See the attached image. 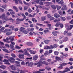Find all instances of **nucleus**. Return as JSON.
<instances>
[{
	"instance_id": "nucleus-19",
	"label": "nucleus",
	"mask_w": 73,
	"mask_h": 73,
	"mask_svg": "<svg viewBox=\"0 0 73 73\" xmlns=\"http://www.w3.org/2000/svg\"><path fill=\"white\" fill-rule=\"evenodd\" d=\"M55 59L56 61H60V60H61V58L60 57H58L57 56H56L55 57Z\"/></svg>"
},
{
	"instance_id": "nucleus-4",
	"label": "nucleus",
	"mask_w": 73,
	"mask_h": 73,
	"mask_svg": "<svg viewBox=\"0 0 73 73\" xmlns=\"http://www.w3.org/2000/svg\"><path fill=\"white\" fill-rule=\"evenodd\" d=\"M24 52H25V53H24L25 55H27V56H28L29 57H30V56H31V55L29 54V53L28 52V51H27V50L25 49V50H24Z\"/></svg>"
},
{
	"instance_id": "nucleus-55",
	"label": "nucleus",
	"mask_w": 73,
	"mask_h": 73,
	"mask_svg": "<svg viewBox=\"0 0 73 73\" xmlns=\"http://www.w3.org/2000/svg\"><path fill=\"white\" fill-rule=\"evenodd\" d=\"M66 19L67 20H70L71 19V17L68 16L66 17Z\"/></svg>"
},
{
	"instance_id": "nucleus-23",
	"label": "nucleus",
	"mask_w": 73,
	"mask_h": 73,
	"mask_svg": "<svg viewBox=\"0 0 73 73\" xmlns=\"http://www.w3.org/2000/svg\"><path fill=\"white\" fill-rule=\"evenodd\" d=\"M2 50L3 52H6V53H10V52L7 49H2Z\"/></svg>"
},
{
	"instance_id": "nucleus-2",
	"label": "nucleus",
	"mask_w": 73,
	"mask_h": 73,
	"mask_svg": "<svg viewBox=\"0 0 73 73\" xmlns=\"http://www.w3.org/2000/svg\"><path fill=\"white\" fill-rule=\"evenodd\" d=\"M9 61H10L11 63H14L15 62V59H14L13 57H10L8 59Z\"/></svg>"
},
{
	"instance_id": "nucleus-44",
	"label": "nucleus",
	"mask_w": 73,
	"mask_h": 73,
	"mask_svg": "<svg viewBox=\"0 0 73 73\" xmlns=\"http://www.w3.org/2000/svg\"><path fill=\"white\" fill-rule=\"evenodd\" d=\"M72 35V33H69L67 34V36H70Z\"/></svg>"
},
{
	"instance_id": "nucleus-45",
	"label": "nucleus",
	"mask_w": 73,
	"mask_h": 73,
	"mask_svg": "<svg viewBox=\"0 0 73 73\" xmlns=\"http://www.w3.org/2000/svg\"><path fill=\"white\" fill-rule=\"evenodd\" d=\"M28 12L29 13H31V12H33V11L32 10L31 8H29L28 10Z\"/></svg>"
},
{
	"instance_id": "nucleus-30",
	"label": "nucleus",
	"mask_w": 73,
	"mask_h": 73,
	"mask_svg": "<svg viewBox=\"0 0 73 73\" xmlns=\"http://www.w3.org/2000/svg\"><path fill=\"white\" fill-rule=\"evenodd\" d=\"M45 19H46L45 18V16L43 17H42L41 18V20L42 21H44V20H45Z\"/></svg>"
},
{
	"instance_id": "nucleus-33",
	"label": "nucleus",
	"mask_w": 73,
	"mask_h": 73,
	"mask_svg": "<svg viewBox=\"0 0 73 73\" xmlns=\"http://www.w3.org/2000/svg\"><path fill=\"white\" fill-rule=\"evenodd\" d=\"M67 65V63H63L61 64H60V66H65V65Z\"/></svg>"
},
{
	"instance_id": "nucleus-42",
	"label": "nucleus",
	"mask_w": 73,
	"mask_h": 73,
	"mask_svg": "<svg viewBox=\"0 0 73 73\" xmlns=\"http://www.w3.org/2000/svg\"><path fill=\"white\" fill-rule=\"evenodd\" d=\"M54 48V46L52 45H50V49H53Z\"/></svg>"
},
{
	"instance_id": "nucleus-28",
	"label": "nucleus",
	"mask_w": 73,
	"mask_h": 73,
	"mask_svg": "<svg viewBox=\"0 0 73 73\" xmlns=\"http://www.w3.org/2000/svg\"><path fill=\"white\" fill-rule=\"evenodd\" d=\"M27 45L28 46H32L33 45V44L31 42H28L27 43Z\"/></svg>"
},
{
	"instance_id": "nucleus-48",
	"label": "nucleus",
	"mask_w": 73,
	"mask_h": 73,
	"mask_svg": "<svg viewBox=\"0 0 73 73\" xmlns=\"http://www.w3.org/2000/svg\"><path fill=\"white\" fill-rule=\"evenodd\" d=\"M44 51V50H43V49H41L40 50V53L41 54H42V52Z\"/></svg>"
},
{
	"instance_id": "nucleus-59",
	"label": "nucleus",
	"mask_w": 73,
	"mask_h": 73,
	"mask_svg": "<svg viewBox=\"0 0 73 73\" xmlns=\"http://www.w3.org/2000/svg\"><path fill=\"white\" fill-rule=\"evenodd\" d=\"M11 56H12V57H14V58H15V57H16V55H15L14 54H11Z\"/></svg>"
},
{
	"instance_id": "nucleus-16",
	"label": "nucleus",
	"mask_w": 73,
	"mask_h": 73,
	"mask_svg": "<svg viewBox=\"0 0 73 73\" xmlns=\"http://www.w3.org/2000/svg\"><path fill=\"white\" fill-rule=\"evenodd\" d=\"M54 16L56 18H58V17H60V16L59 15L56 13L54 14Z\"/></svg>"
},
{
	"instance_id": "nucleus-58",
	"label": "nucleus",
	"mask_w": 73,
	"mask_h": 73,
	"mask_svg": "<svg viewBox=\"0 0 73 73\" xmlns=\"http://www.w3.org/2000/svg\"><path fill=\"white\" fill-rule=\"evenodd\" d=\"M15 48H16V49H20L21 48V47H19L18 46H15Z\"/></svg>"
},
{
	"instance_id": "nucleus-14",
	"label": "nucleus",
	"mask_w": 73,
	"mask_h": 73,
	"mask_svg": "<svg viewBox=\"0 0 73 73\" xmlns=\"http://www.w3.org/2000/svg\"><path fill=\"white\" fill-rule=\"evenodd\" d=\"M8 11L9 12H10V13L11 15H13L15 14V13L13 12V11L12 9H9L8 10Z\"/></svg>"
},
{
	"instance_id": "nucleus-11",
	"label": "nucleus",
	"mask_w": 73,
	"mask_h": 73,
	"mask_svg": "<svg viewBox=\"0 0 73 73\" xmlns=\"http://www.w3.org/2000/svg\"><path fill=\"white\" fill-rule=\"evenodd\" d=\"M3 62H5L4 63L5 64H10L8 62V60L5 59H4V60L3 61Z\"/></svg>"
},
{
	"instance_id": "nucleus-8",
	"label": "nucleus",
	"mask_w": 73,
	"mask_h": 73,
	"mask_svg": "<svg viewBox=\"0 0 73 73\" xmlns=\"http://www.w3.org/2000/svg\"><path fill=\"white\" fill-rule=\"evenodd\" d=\"M42 65H44L45 66H48L49 65V63L45 61L42 62Z\"/></svg>"
},
{
	"instance_id": "nucleus-29",
	"label": "nucleus",
	"mask_w": 73,
	"mask_h": 73,
	"mask_svg": "<svg viewBox=\"0 0 73 73\" xmlns=\"http://www.w3.org/2000/svg\"><path fill=\"white\" fill-rule=\"evenodd\" d=\"M20 29H21L20 31H21V32H23L25 30V28L21 27Z\"/></svg>"
},
{
	"instance_id": "nucleus-49",
	"label": "nucleus",
	"mask_w": 73,
	"mask_h": 73,
	"mask_svg": "<svg viewBox=\"0 0 73 73\" xmlns=\"http://www.w3.org/2000/svg\"><path fill=\"white\" fill-rule=\"evenodd\" d=\"M61 19L63 21H65L66 20V18L65 17H61Z\"/></svg>"
},
{
	"instance_id": "nucleus-39",
	"label": "nucleus",
	"mask_w": 73,
	"mask_h": 73,
	"mask_svg": "<svg viewBox=\"0 0 73 73\" xmlns=\"http://www.w3.org/2000/svg\"><path fill=\"white\" fill-rule=\"evenodd\" d=\"M35 29L33 28H31V29H30L29 31H30L31 32H33V31H34Z\"/></svg>"
},
{
	"instance_id": "nucleus-46",
	"label": "nucleus",
	"mask_w": 73,
	"mask_h": 73,
	"mask_svg": "<svg viewBox=\"0 0 73 73\" xmlns=\"http://www.w3.org/2000/svg\"><path fill=\"white\" fill-rule=\"evenodd\" d=\"M68 37H65L64 38V41H68Z\"/></svg>"
},
{
	"instance_id": "nucleus-47",
	"label": "nucleus",
	"mask_w": 73,
	"mask_h": 73,
	"mask_svg": "<svg viewBox=\"0 0 73 73\" xmlns=\"http://www.w3.org/2000/svg\"><path fill=\"white\" fill-rule=\"evenodd\" d=\"M19 0H15V3L17 4H19Z\"/></svg>"
},
{
	"instance_id": "nucleus-7",
	"label": "nucleus",
	"mask_w": 73,
	"mask_h": 73,
	"mask_svg": "<svg viewBox=\"0 0 73 73\" xmlns=\"http://www.w3.org/2000/svg\"><path fill=\"white\" fill-rule=\"evenodd\" d=\"M57 33H59V32L58 31H53L52 32V34L54 36H57Z\"/></svg>"
},
{
	"instance_id": "nucleus-35",
	"label": "nucleus",
	"mask_w": 73,
	"mask_h": 73,
	"mask_svg": "<svg viewBox=\"0 0 73 73\" xmlns=\"http://www.w3.org/2000/svg\"><path fill=\"white\" fill-rule=\"evenodd\" d=\"M36 25H38V26H40V27H42L43 26V25L40 23H36Z\"/></svg>"
},
{
	"instance_id": "nucleus-25",
	"label": "nucleus",
	"mask_w": 73,
	"mask_h": 73,
	"mask_svg": "<svg viewBox=\"0 0 73 73\" xmlns=\"http://www.w3.org/2000/svg\"><path fill=\"white\" fill-rule=\"evenodd\" d=\"M3 58V54H1L0 55V61L2 62L3 61V60L2 59Z\"/></svg>"
},
{
	"instance_id": "nucleus-22",
	"label": "nucleus",
	"mask_w": 73,
	"mask_h": 73,
	"mask_svg": "<svg viewBox=\"0 0 73 73\" xmlns=\"http://www.w3.org/2000/svg\"><path fill=\"white\" fill-rule=\"evenodd\" d=\"M33 65V62H31L30 63H29L28 64V66H31V67H32V66Z\"/></svg>"
},
{
	"instance_id": "nucleus-37",
	"label": "nucleus",
	"mask_w": 73,
	"mask_h": 73,
	"mask_svg": "<svg viewBox=\"0 0 73 73\" xmlns=\"http://www.w3.org/2000/svg\"><path fill=\"white\" fill-rule=\"evenodd\" d=\"M44 70H45V69H40L39 70V72H43V71H44Z\"/></svg>"
},
{
	"instance_id": "nucleus-43",
	"label": "nucleus",
	"mask_w": 73,
	"mask_h": 73,
	"mask_svg": "<svg viewBox=\"0 0 73 73\" xmlns=\"http://www.w3.org/2000/svg\"><path fill=\"white\" fill-rule=\"evenodd\" d=\"M25 19H26V17H23V19H20V21H23Z\"/></svg>"
},
{
	"instance_id": "nucleus-57",
	"label": "nucleus",
	"mask_w": 73,
	"mask_h": 73,
	"mask_svg": "<svg viewBox=\"0 0 73 73\" xmlns=\"http://www.w3.org/2000/svg\"><path fill=\"white\" fill-rule=\"evenodd\" d=\"M69 23L73 25V19H72L71 21L69 22Z\"/></svg>"
},
{
	"instance_id": "nucleus-6",
	"label": "nucleus",
	"mask_w": 73,
	"mask_h": 73,
	"mask_svg": "<svg viewBox=\"0 0 73 73\" xmlns=\"http://www.w3.org/2000/svg\"><path fill=\"white\" fill-rule=\"evenodd\" d=\"M67 9H68V7H66V6L64 5L61 8V10L62 11H66L67 10Z\"/></svg>"
},
{
	"instance_id": "nucleus-36",
	"label": "nucleus",
	"mask_w": 73,
	"mask_h": 73,
	"mask_svg": "<svg viewBox=\"0 0 73 73\" xmlns=\"http://www.w3.org/2000/svg\"><path fill=\"white\" fill-rule=\"evenodd\" d=\"M2 8H3L4 9H5L7 8V5H3L1 6Z\"/></svg>"
},
{
	"instance_id": "nucleus-34",
	"label": "nucleus",
	"mask_w": 73,
	"mask_h": 73,
	"mask_svg": "<svg viewBox=\"0 0 73 73\" xmlns=\"http://www.w3.org/2000/svg\"><path fill=\"white\" fill-rule=\"evenodd\" d=\"M45 69L47 70H51V68H50V67H49L48 66H46V67Z\"/></svg>"
},
{
	"instance_id": "nucleus-64",
	"label": "nucleus",
	"mask_w": 73,
	"mask_h": 73,
	"mask_svg": "<svg viewBox=\"0 0 73 73\" xmlns=\"http://www.w3.org/2000/svg\"><path fill=\"white\" fill-rule=\"evenodd\" d=\"M70 4H71V8H73V3L72 2H71L70 3Z\"/></svg>"
},
{
	"instance_id": "nucleus-3",
	"label": "nucleus",
	"mask_w": 73,
	"mask_h": 73,
	"mask_svg": "<svg viewBox=\"0 0 73 73\" xmlns=\"http://www.w3.org/2000/svg\"><path fill=\"white\" fill-rule=\"evenodd\" d=\"M37 65V67L38 68V67H40V66H41V65L40 64V62H38L37 63H33V65L35 66Z\"/></svg>"
},
{
	"instance_id": "nucleus-24",
	"label": "nucleus",
	"mask_w": 73,
	"mask_h": 73,
	"mask_svg": "<svg viewBox=\"0 0 73 73\" xmlns=\"http://www.w3.org/2000/svg\"><path fill=\"white\" fill-rule=\"evenodd\" d=\"M13 33V32L12 31L7 32L6 33V35H11Z\"/></svg>"
},
{
	"instance_id": "nucleus-52",
	"label": "nucleus",
	"mask_w": 73,
	"mask_h": 73,
	"mask_svg": "<svg viewBox=\"0 0 73 73\" xmlns=\"http://www.w3.org/2000/svg\"><path fill=\"white\" fill-rule=\"evenodd\" d=\"M5 20V21H8L9 20V19L8 18H7L6 17H5L4 19Z\"/></svg>"
},
{
	"instance_id": "nucleus-15",
	"label": "nucleus",
	"mask_w": 73,
	"mask_h": 73,
	"mask_svg": "<svg viewBox=\"0 0 73 73\" xmlns=\"http://www.w3.org/2000/svg\"><path fill=\"white\" fill-rule=\"evenodd\" d=\"M57 5H51V7L52 8V9H56L57 8Z\"/></svg>"
},
{
	"instance_id": "nucleus-50",
	"label": "nucleus",
	"mask_w": 73,
	"mask_h": 73,
	"mask_svg": "<svg viewBox=\"0 0 73 73\" xmlns=\"http://www.w3.org/2000/svg\"><path fill=\"white\" fill-rule=\"evenodd\" d=\"M68 33V31H64V34L65 35H66V33Z\"/></svg>"
},
{
	"instance_id": "nucleus-20",
	"label": "nucleus",
	"mask_w": 73,
	"mask_h": 73,
	"mask_svg": "<svg viewBox=\"0 0 73 73\" xmlns=\"http://www.w3.org/2000/svg\"><path fill=\"white\" fill-rule=\"evenodd\" d=\"M43 60L42 58H41L39 60V61L38 62H40V64L41 66H42V64Z\"/></svg>"
},
{
	"instance_id": "nucleus-17",
	"label": "nucleus",
	"mask_w": 73,
	"mask_h": 73,
	"mask_svg": "<svg viewBox=\"0 0 73 73\" xmlns=\"http://www.w3.org/2000/svg\"><path fill=\"white\" fill-rule=\"evenodd\" d=\"M38 58V56L37 55L34 56H33V60L34 61H36Z\"/></svg>"
},
{
	"instance_id": "nucleus-40",
	"label": "nucleus",
	"mask_w": 73,
	"mask_h": 73,
	"mask_svg": "<svg viewBox=\"0 0 73 73\" xmlns=\"http://www.w3.org/2000/svg\"><path fill=\"white\" fill-rule=\"evenodd\" d=\"M45 49H50V47L49 46H47L44 48Z\"/></svg>"
},
{
	"instance_id": "nucleus-53",
	"label": "nucleus",
	"mask_w": 73,
	"mask_h": 73,
	"mask_svg": "<svg viewBox=\"0 0 73 73\" xmlns=\"http://www.w3.org/2000/svg\"><path fill=\"white\" fill-rule=\"evenodd\" d=\"M56 7L57 8V10H59V9L61 8V6L56 5Z\"/></svg>"
},
{
	"instance_id": "nucleus-27",
	"label": "nucleus",
	"mask_w": 73,
	"mask_h": 73,
	"mask_svg": "<svg viewBox=\"0 0 73 73\" xmlns=\"http://www.w3.org/2000/svg\"><path fill=\"white\" fill-rule=\"evenodd\" d=\"M31 20L33 22H35V23L37 22V20H36L35 18H32Z\"/></svg>"
},
{
	"instance_id": "nucleus-41",
	"label": "nucleus",
	"mask_w": 73,
	"mask_h": 73,
	"mask_svg": "<svg viewBox=\"0 0 73 73\" xmlns=\"http://www.w3.org/2000/svg\"><path fill=\"white\" fill-rule=\"evenodd\" d=\"M58 4L62 5V4H64V2L61 1H60L59 2H58Z\"/></svg>"
},
{
	"instance_id": "nucleus-12",
	"label": "nucleus",
	"mask_w": 73,
	"mask_h": 73,
	"mask_svg": "<svg viewBox=\"0 0 73 73\" xmlns=\"http://www.w3.org/2000/svg\"><path fill=\"white\" fill-rule=\"evenodd\" d=\"M10 49H12V50H15V48L14 45H13L11 44H10Z\"/></svg>"
},
{
	"instance_id": "nucleus-1",
	"label": "nucleus",
	"mask_w": 73,
	"mask_h": 73,
	"mask_svg": "<svg viewBox=\"0 0 73 73\" xmlns=\"http://www.w3.org/2000/svg\"><path fill=\"white\" fill-rule=\"evenodd\" d=\"M55 26L56 27H60L61 28H62L64 27V25L62 23H61L60 22H58L55 25Z\"/></svg>"
},
{
	"instance_id": "nucleus-9",
	"label": "nucleus",
	"mask_w": 73,
	"mask_h": 73,
	"mask_svg": "<svg viewBox=\"0 0 73 73\" xmlns=\"http://www.w3.org/2000/svg\"><path fill=\"white\" fill-rule=\"evenodd\" d=\"M24 54H19V57L21 59H24Z\"/></svg>"
},
{
	"instance_id": "nucleus-18",
	"label": "nucleus",
	"mask_w": 73,
	"mask_h": 73,
	"mask_svg": "<svg viewBox=\"0 0 73 73\" xmlns=\"http://www.w3.org/2000/svg\"><path fill=\"white\" fill-rule=\"evenodd\" d=\"M5 16V14L3 13L0 16V19H4Z\"/></svg>"
},
{
	"instance_id": "nucleus-21",
	"label": "nucleus",
	"mask_w": 73,
	"mask_h": 73,
	"mask_svg": "<svg viewBox=\"0 0 73 73\" xmlns=\"http://www.w3.org/2000/svg\"><path fill=\"white\" fill-rule=\"evenodd\" d=\"M49 28H46V30L44 31V33H47L49 32Z\"/></svg>"
},
{
	"instance_id": "nucleus-13",
	"label": "nucleus",
	"mask_w": 73,
	"mask_h": 73,
	"mask_svg": "<svg viewBox=\"0 0 73 73\" xmlns=\"http://www.w3.org/2000/svg\"><path fill=\"white\" fill-rule=\"evenodd\" d=\"M50 41H51V40H48L46 39L45 40H44V42L45 44H49V42H50Z\"/></svg>"
},
{
	"instance_id": "nucleus-31",
	"label": "nucleus",
	"mask_w": 73,
	"mask_h": 73,
	"mask_svg": "<svg viewBox=\"0 0 73 73\" xmlns=\"http://www.w3.org/2000/svg\"><path fill=\"white\" fill-rule=\"evenodd\" d=\"M66 27H67L68 28H69V27H70V29H72L73 28V25H68Z\"/></svg>"
},
{
	"instance_id": "nucleus-63",
	"label": "nucleus",
	"mask_w": 73,
	"mask_h": 73,
	"mask_svg": "<svg viewBox=\"0 0 73 73\" xmlns=\"http://www.w3.org/2000/svg\"><path fill=\"white\" fill-rule=\"evenodd\" d=\"M58 12L59 13V14L60 15H62V13L61 11H59Z\"/></svg>"
},
{
	"instance_id": "nucleus-60",
	"label": "nucleus",
	"mask_w": 73,
	"mask_h": 73,
	"mask_svg": "<svg viewBox=\"0 0 73 73\" xmlns=\"http://www.w3.org/2000/svg\"><path fill=\"white\" fill-rule=\"evenodd\" d=\"M9 28L12 29V28H14V26L13 25H11L9 27Z\"/></svg>"
},
{
	"instance_id": "nucleus-38",
	"label": "nucleus",
	"mask_w": 73,
	"mask_h": 73,
	"mask_svg": "<svg viewBox=\"0 0 73 73\" xmlns=\"http://www.w3.org/2000/svg\"><path fill=\"white\" fill-rule=\"evenodd\" d=\"M0 68H2L3 69H4L5 68V66H0Z\"/></svg>"
},
{
	"instance_id": "nucleus-61",
	"label": "nucleus",
	"mask_w": 73,
	"mask_h": 73,
	"mask_svg": "<svg viewBox=\"0 0 73 73\" xmlns=\"http://www.w3.org/2000/svg\"><path fill=\"white\" fill-rule=\"evenodd\" d=\"M64 54V58H66V57H67L68 56V55L66 54Z\"/></svg>"
},
{
	"instance_id": "nucleus-54",
	"label": "nucleus",
	"mask_w": 73,
	"mask_h": 73,
	"mask_svg": "<svg viewBox=\"0 0 73 73\" xmlns=\"http://www.w3.org/2000/svg\"><path fill=\"white\" fill-rule=\"evenodd\" d=\"M21 65H25V62L24 61L21 62Z\"/></svg>"
},
{
	"instance_id": "nucleus-51",
	"label": "nucleus",
	"mask_w": 73,
	"mask_h": 73,
	"mask_svg": "<svg viewBox=\"0 0 73 73\" xmlns=\"http://www.w3.org/2000/svg\"><path fill=\"white\" fill-rule=\"evenodd\" d=\"M24 10H27V9H28V7L27 6H25L24 7Z\"/></svg>"
},
{
	"instance_id": "nucleus-56",
	"label": "nucleus",
	"mask_w": 73,
	"mask_h": 73,
	"mask_svg": "<svg viewBox=\"0 0 73 73\" xmlns=\"http://www.w3.org/2000/svg\"><path fill=\"white\" fill-rule=\"evenodd\" d=\"M39 4L41 5H43V2L41 1L39 3Z\"/></svg>"
},
{
	"instance_id": "nucleus-26",
	"label": "nucleus",
	"mask_w": 73,
	"mask_h": 73,
	"mask_svg": "<svg viewBox=\"0 0 73 73\" xmlns=\"http://www.w3.org/2000/svg\"><path fill=\"white\" fill-rule=\"evenodd\" d=\"M13 8L15 9V10L16 12H18L19 11V9H18V8L16 7V6H13Z\"/></svg>"
},
{
	"instance_id": "nucleus-10",
	"label": "nucleus",
	"mask_w": 73,
	"mask_h": 73,
	"mask_svg": "<svg viewBox=\"0 0 73 73\" xmlns=\"http://www.w3.org/2000/svg\"><path fill=\"white\" fill-rule=\"evenodd\" d=\"M47 27H49L48 29L50 30H51V29H53V27L52 26V25L51 24H48L47 25Z\"/></svg>"
},
{
	"instance_id": "nucleus-62",
	"label": "nucleus",
	"mask_w": 73,
	"mask_h": 73,
	"mask_svg": "<svg viewBox=\"0 0 73 73\" xmlns=\"http://www.w3.org/2000/svg\"><path fill=\"white\" fill-rule=\"evenodd\" d=\"M19 9L20 10V11H22L23 10V7L21 6H19Z\"/></svg>"
},
{
	"instance_id": "nucleus-5",
	"label": "nucleus",
	"mask_w": 73,
	"mask_h": 73,
	"mask_svg": "<svg viewBox=\"0 0 73 73\" xmlns=\"http://www.w3.org/2000/svg\"><path fill=\"white\" fill-rule=\"evenodd\" d=\"M10 68H11V69L13 70H16V68L15 67L14 65H11L9 66Z\"/></svg>"
},
{
	"instance_id": "nucleus-32",
	"label": "nucleus",
	"mask_w": 73,
	"mask_h": 73,
	"mask_svg": "<svg viewBox=\"0 0 73 73\" xmlns=\"http://www.w3.org/2000/svg\"><path fill=\"white\" fill-rule=\"evenodd\" d=\"M54 54L55 55H56V56H57L59 53V52L58 51H54Z\"/></svg>"
}]
</instances>
